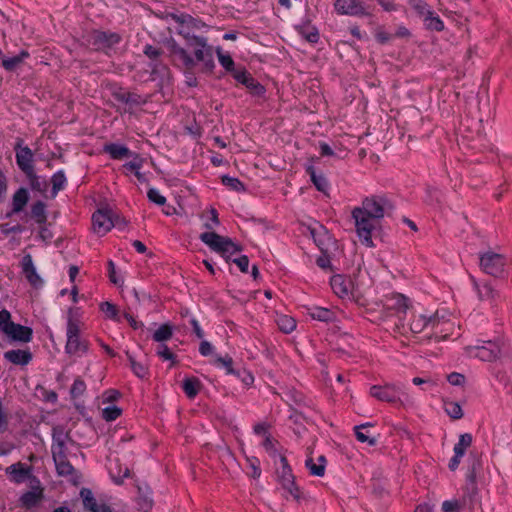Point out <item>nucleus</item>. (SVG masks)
<instances>
[{
    "label": "nucleus",
    "mask_w": 512,
    "mask_h": 512,
    "mask_svg": "<svg viewBox=\"0 0 512 512\" xmlns=\"http://www.w3.org/2000/svg\"><path fill=\"white\" fill-rule=\"evenodd\" d=\"M162 44L167 50V56L171 64L176 68L184 70L185 83L187 86L196 87L198 85V80L194 73L196 62L192 54L179 45L173 37L162 39Z\"/></svg>",
    "instance_id": "nucleus-1"
},
{
    "label": "nucleus",
    "mask_w": 512,
    "mask_h": 512,
    "mask_svg": "<svg viewBox=\"0 0 512 512\" xmlns=\"http://www.w3.org/2000/svg\"><path fill=\"white\" fill-rule=\"evenodd\" d=\"M84 39L95 52L111 57L116 53L118 45L122 42V35L111 30L92 29Z\"/></svg>",
    "instance_id": "nucleus-2"
},
{
    "label": "nucleus",
    "mask_w": 512,
    "mask_h": 512,
    "mask_svg": "<svg viewBox=\"0 0 512 512\" xmlns=\"http://www.w3.org/2000/svg\"><path fill=\"white\" fill-rule=\"evenodd\" d=\"M187 48L192 49L196 65L200 64V72L212 74L215 69L213 46L208 44L206 37H192Z\"/></svg>",
    "instance_id": "nucleus-3"
},
{
    "label": "nucleus",
    "mask_w": 512,
    "mask_h": 512,
    "mask_svg": "<svg viewBox=\"0 0 512 512\" xmlns=\"http://www.w3.org/2000/svg\"><path fill=\"white\" fill-rule=\"evenodd\" d=\"M199 239L221 256H226L227 253L235 254L243 250V247L240 244L234 243L231 238L221 236L214 231L201 233Z\"/></svg>",
    "instance_id": "nucleus-4"
},
{
    "label": "nucleus",
    "mask_w": 512,
    "mask_h": 512,
    "mask_svg": "<svg viewBox=\"0 0 512 512\" xmlns=\"http://www.w3.org/2000/svg\"><path fill=\"white\" fill-rule=\"evenodd\" d=\"M369 394L381 402L393 405H403L408 399L404 387L397 384L373 385L370 387Z\"/></svg>",
    "instance_id": "nucleus-5"
},
{
    "label": "nucleus",
    "mask_w": 512,
    "mask_h": 512,
    "mask_svg": "<svg viewBox=\"0 0 512 512\" xmlns=\"http://www.w3.org/2000/svg\"><path fill=\"white\" fill-rule=\"evenodd\" d=\"M479 265L484 273L495 278L504 279L508 275L506 257L494 251L480 254Z\"/></svg>",
    "instance_id": "nucleus-6"
},
{
    "label": "nucleus",
    "mask_w": 512,
    "mask_h": 512,
    "mask_svg": "<svg viewBox=\"0 0 512 512\" xmlns=\"http://www.w3.org/2000/svg\"><path fill=\"white\" fill-rule=\"evenodd\" d=\"M51 452L59 476L68 477L75 473L74 466L67 458L65 441L61 435L53 434Z\"/></svg>",
    "instance_id": "nucleus-7"
},
{
    "label": "nucleus",
    "mask_w": 512,
    "mask_h": 512,
    "mask_svg": "<svg viewBox=\"0 0 512 512\" xmlns=\"http://www.w3.org/2000/svg\"><path fill=\"white\" fill-rule=\"evenodd\" d=\"M352 218L355 221L356 232L362 243L367 247H374L372 231L375 229L379 220L368 217V215L358 207L352 210Z\"/></svg>",
    "instance_id": "nucleus-8"
},
{
    "label": "nucleus",
    "mask_w": 512,
    "mask_h": 512,
    "mask_svg": "<svg viewBox=\"0 0 512 512\" xmlns=\"http://www.w3.org/2000/svg\"><path fill=\"white\" fill-rule=\"evenodd\" d=\"M470 355L479 358L482 361L493 362L497 360L502 352V342L500 340H481L476 341V345L468 347Z\"/></svg>",
    "instance_id": "nucleus-9"
},
{
    "label": "nucleus",
    "mask_w": 512,
    "mask_h": 512,
    "mask_svg": "<svg viewBox=\"0 0 512 512\" xmlns=\"http://www.w3.org/2000/svg\"><path fill=\"white\" fill-rule=\"evenodd\" d=\"M358 208L364 211L368 217L380 221L387 212L393 210L394 206L386 197L373 195L363 199L362 205Z\"/></svg>",
    "instance_id": "nucleus-10"
},
{
    "label": "nucleus",
    "mask_w": 512,
    "mask_h": 512,
    "mask_svg": "<svg viewBox=\"0 0 512 512\" xmlns=\"http://www.w3.org/2000/svg\"><path fill=\"white\" fill-rule=\"evenodd\" d=\"M16 164L23 174L35 169L34 153L28 146L24 145L22 138H17L14 144Z\"/></svg>",
    "instance_id": "nucleus-11"
},
{
    "label": "nucleus",
    "mask_w": 512,
    "mask_h": 512,
    "mask_svg": "<svg viewBox=\"0 0 512 512\" xmlns=\"http://www.w3.org/2000/svg\"><path fill=\"white\" fill-rule=\"evenodd\" d=\"M114 211L106 206L96 210L92 215V226L95 233L105 235L113 228Z\"/></svg>",
    "instance_id": "nucleus-12"
},
{
    "label": "nucleus",
    "mask_w": 512,
    "mask_h": 512,
    "mask_svg": "<svg viewBox=\"0 0 512 512\" xmlns=\"http://www.w3.org/2000/svg\"><path fill=\"white\" fill-rule=\"evenodd\" d=\"M233 78L238 84L245 86L254 97H263L266 93L264 85L256 80L244 66L239 67V72H236Z\"/></svg>",
    "instance_id": "nucleus-13"
},
{
    "label": "nucleus",
    "mask_w": 512,
    "mask_h": 512,
    "mask_svg": "<svg viewBox=\"0 0 512 512\" xmlns=\"http://www.w3.org/2000/svg\"><path fill=\"white\" fill-rule=\"evenodd\" d=\"M334 9L339 15L354 17H366L371 15L364 6V3L360 0H335Z\"/></svg>",
    "instance_id": "nucleus-14"
},
{
    "label": "nucleus",
    "mask_w": 512,
    "mask_h": 512,
    "mask_svg": "<svg viewBox=\"0 0 512 512\" xmlns=\"http://www.w3.org/2000/svg\"><path fill=\"white\" fill-rule=\"evenodd\" d=\"M443 318V316H439L438 311L431 315L413 313L412 320L410 322V331L412 333L418 334L429 327L434 330L440 325L441 319Z\"/></svg>",
    "instance_id": "nucleus-15"
},
{
    "label": "nucleus",
    "mask_w": 512,
    "mask_h": 512,
    "mask_svg": "<svg viewBox=\"0 0 512 512\" xmlns=\"http://www.w3.org/2000/svg\"><path fill=\"white\" fill-rule=\"evenodd\" d=\"M30 200L29 188L21 186L13 193L11 197L10 210L5 214V218H11L25 211Z\"/></svg>",
    "instance_id": "nucleus-16"
},
{
    "label": "nucleus",
    "mask_w": 512,
    "mask_h": 512,
    "mask_svg": "<svg viewBox=\"0 0 512 512\" xmlns=\"http://www.w3.org/2000/svg\"><path fill=\"white\" fill-rule=\"evenodd\" d=\"M114 100L125 104L129 107L140 106L146 104L147 100L135 92L126 91L123 87H114L111 91Z\"/></svg>",
    "instance_id": "nucleus-17"
},
{
    "label": "nucleus",
    "mask_w": 512,
    "mask_h": 512,
    "mask_svg": "<svg viewBox=\"0 0 512 512\" xmlns=\"http://www.w3.org/2000/svg\"><path fill=\"white\" fill-rule=\"evenodd\" d=\"M11 342L29 343L33 339V329L13 322L4 333Z\"/></svg>",
    "instance_id": "nucleus-18"
},
{
    "label": "nucleus",
    "mask_w": 512,
    "mask_h": 512,
    "mask_svg": "<svg viewBox=\"0 0 512 512\" xmlns=\"http://www.w3.org/2000/svg\"><path fill=\"white\" fill-rule=\"evenodd\" d=\"M6 474L9 476L10 480L16 484H21L28 478H33L39 483L37 478L32 475L31 466H27L21 462H17L7 467Z\"/></svg>",
    "instance_id": "nucleus-19"
},
{
    "label": "nucleus",
    "mask_w": 512,
    "mask_h": 512,
    "mask_svg": "<svg viewBox=\"0 0 512 512\" xmlns=\"http://www.w3.org/2000/svg\"><path fill=\"white\" fill-rule=\"evenodd\" d=\"M23 219L26 222L29 220H33L37 225L47 224V204L43 200L34 201L30 206L29 212H25Z\"/></svg>",
    "instance_id": "nucleus-20"
},
{
    "label": "nucleus",
    "mask_w": 512,
    "mask_h": 512,
    "mask_svg": "<svg viewBox=\"0 0 512 512\" xmlns=\"http://www.w3.org/2000/svg\"><path fill=\"white\" fill-rule=\"evenodd\" d=\"M330 286L338 297L345 298L351 293L353 282L348 276L336 274L331 277Z\"/></svg>",
    "instance_id": "nucleus-21"
},
{
    "label": "nucleus",
    "mask_w": 512,
    "mask_h": 512,
    "mask_svg": "<svg viewBox=\"0 0 512 512\" xmlns=\"http://www.w3.org/2000/svg\"><path fill=\"white\" fill-rule=\"evenodd\" d=\"M319 158H314L312 157L310 159V163H307L305 165V172L307 175H309L310 177V180L311 182L313 183V185L315 186V188L319 191V192H322L324 194H327L329 188H330V184L327 180V178L322 174H318L316 172V169L313 165V162L315 160H318Z\"/></svg>",
    "instance_id": "nucleus-22"
},
{
    "label": "nucleus",
    "mask_w": 512,
    "mask_h": 512,
    "mask_svg": "<svg viewBox=\"0 0 512 512\" xmlns=\"http://www.w3.org/2000/svg\"><path fill=\"white\" fill-rule=\"evenodd\" d=\"M22 271L28 282L35 288L42 286L43 281L38 275L30 254L25 255L21 261Z\"/></svg>",
    "instance_id": "nucleus-23"
},
{
    "label": "nucleus",
    "mask_w": 512,
    "mask_h": 512,
    "mask_svg": "<svg viewBox=\"0 0 512 512\" xmlns=\"http://www.w3.org/2000/svg\"><path fill=\"white\" fill-rule=\"evenodd\" d=\"M3 357L14 365L26 366L32 361L33 354L29 349H12L4 352Z\"/></svg>",
    "instance_id": "nucleus-24"
},
{
    "label": "nucleus",
    "mask_w": 512,
    "mask_h": 512,
    "mask_svg": "<svg viewBox=\"0 0 512 512\" xmlns=\"http://www.w3.org/2000/svg\"><path fill=\"white\" fill-rule=\"evenodd\" d=\"M88 350L89 341L87 339H84L81 336L67 338L65 344L66 354L70 356H82L83 354H86Z\"/></svg>",
    "instance_id": "nucleus-25"
},
{
    "label": "nucleus",
    "mask_w": 512,
    "mask_h": 512,
    "mask_svg": "<svg viewBox=\"0 0 512 512\" xmlns=\"http://www.w3.org/2000/svg\"><path fill=\"white\" fill-rule=\"evenodd\" d=\"M80 308H69L67 315V328L66 337L72 338L81 336V325L83 324L80 320L81 314L79 313Z\"/></svg>",
    "instance_id": "nucleus-26"
},
{
    "label": "nucleus",
    "mask_w": 512,
    "mask_h": 512,
    "mask_svg": "<svg viewBox=\"0 0 512 512\" xmlns=\"http://www.w3.org/2000/svg\"><path fill=\"white\" fill-rule=\"evenodd\" d=\"M280 466L276 469L277 480L281 484L282 488L287 487L295 481L292 468L288 463L287 458L284 455H279Z\"/></svg>",
    "instance_id": "nucleus-27"
},
{
    "label": "nucleus",
    "mask_w": 512,
    "mask_h": 512,
    "mask_svg": "<svg viewBox=\"0 0 512 512\" xmlns=\"http://www.w3.org/2000/svg\"><path fill=\"white\" fill-rule=\"evenodd\" d=\"M29 188L32 192H37L43 197H46V193L48 191L49 184L45 177H42L36 173V170L28 172V174H24Z\"/></svg>",
    "instance_id": "nucleus-28"
},
{
    "label": "nucleus",
    "mask_w": 512,
    "mask_h": 512,
    "mask_svg": "<svg viewBox=\"0 0 512 512\" xmlns=\"http://www.w3.org/2000/svg\"><path fill=\"white\" fill-rule=\"evenodd\" d=\"M475 288L481 300H489L493 305H496L501 300V295L490 282L478 284L474 281Z\"/></svg>",
    "instance_id": "nucleus-29"
},
{
    "label": "nucleus",
    "mask_w": 512,
    "mask_h": 512,
    "mask_svg": "<svg viewBox=\"0 0 512 512\" xmlns=\"http://www.w3.org/2000/svg\"><path fill=\"white\" fill-rule=\"evenodd\" d=\"M306 313L313 319L325 323L334 322L336 314L331 309L320 306H306Z\"/></svg>",
    "instance_id": "nucleus-30"
},
{
    "label": "nucleus",
    "mask_w": 512,
    "mask_h": 512,
    "mask_svg": "<svg viewBox=\"0 0 512 512\" xmlns=\"http://www.w3.org/2000/svg\"><path fill=\"white\" fill-rule=\"evenodd\" d=\"M103 152L108 154L113 160H121L134 155V152L127 146L112 142L104 144Z\"/></svg>",
    "instance_id": "nucleus-31"
},
{
    "label": "nucleus",
    "mask_w": 512,
    "mask_h": 512,
    "mask_svg": "<svg viewBox=\"0 0 512 512\" xmlns=\"http://www.w3.org/2000/svg\"><path fill=\"white\" fill-rule=\"evenodd\" d=\"M79 495L82 500L83 509L86 512H99L102 508V503H98L91 489L83 487Z\"/></svg>",
    "instance_id": "nucleus-32"
},
{
    "label": "nucleus",
    "mask_w": 512,
    "mask_h": 512,
    "mask_svg": "<svg viewBox=\"0 0 512 512\" xmlns=\"http://www.w3.org/2000/svg\"><path fill=\"white\" fill-rule=\"evenodd\" d=\"M295 30L300 36H302L310 43H317L319 41L318 29L314 26H311L309 20L303 22L302 24L295 25Z\"/></svg>",
    "instance_id": "nucleus-33"
},
{
    "label": "nucleus",
    "mask_w": 512,
    "mask_h": 512,
    "mask_svg": "<svg viewBox=\"0 0 512 512\" xmlns=\"http://www.w3.org/2000/svg\"><path fill=\"white\" fill-rule=\"evenodd\" d=\"M170 77L171 71L168 65L153 67L150 71V79L152 81H157L160 88H163L165 85L170 83Z\"/></svg>",
    "instance_id": "nucleus-34"
},
{
    "label": "nucleus",
    "mask_w": 512,
    "mask_h": 512,
    "mask_svg": "<svg viewBox=\"0 0 512 512\" xmlns=\"http://www.w3.org/2000/svg\"><path fill=\"white\" fill-rule=\"evenodd\" d=\"M385 306L389 310H395L397 313L406 314L409 308V299L403 294L396 293L392 295Z\"/></svg>",
    "instance_id": "nucleus-35"
},
{
    "label": "nucleus",
    "mask_w": 512,
    "mask_h": 512,
    "mask_svg": "<svg viewBox=\"0 0 512 512\" xmlns=\"http://www.w3.org/2000/svg\"><path fill=\"white\" fill-rule=\"evenodd\" d=\"M29 57L30 53L23 49L13 57L3 58L2 67L8 72H14Z\"/></svg>",
    "instance_id": "nucleus-36"
},
{
    "label": "nucleus",
    "mask_w": 512,
    "mask_h": 512,
    "mask_svg": "<svg viewBox=\"0 0 512 512\" xmlns=\"http://www.w3.org/2000/svg\"><path fill=\"white\" fill-rule=\"evenodd\" d=\"M202 383L197 377H186L182 381V389L189 399H194L202 388Z\"/></svg>",
    "instance_id": "nucleus-37"
},
{
    "label": "nucleus",
    "mask_w": 512,
    "mask_h": 512,
    "mask_svg": "<svg viewBox=\"0 0 512 512\" xmlns=\"http://www.w3.org/2000/svg\"><path fill=\"white\" fill-rule=\"evenodd\" d=\"M216 53L220 65L225 69L226 72L230 73L232 77L236 72H239V68H236V64L228 53H223L221 47L216 48Z\"/></svg>",
    "instance_id": "nucleus-38"
},
{
    "label": "nucleus",
    "mask_w": 512,
    "mask_h": 512,
    "mask_svg": "<svg viewBox=\"0 0 512 512\" xmlns=\"http://www.w3.org/2000/svg\"><path fill=\"white\" fill-rule=\"evenodd\" d=\"M42 498V489H39V491H27L21 495L20 502L24 508L32 509L38 505Z\"/></svg>",
    "instance_id": "nucleus-39"
},
{
    "label": "nucleus",
    "mask_w": 512,
    "mask_h": 512,
    "mask_svg": "<svg viewBox=\"0 0 512 512\" xmlns=\"http://www.w3.org/2000/svg\"><path fill=\"white\" fill-rule=\"evenodd\" d=\"M51 184V198H55L60 191L65 189L67 184V178L63 170H59L52 175Z\"/></svg>",
    "instance_id": "nucleus-40"
},
{
    "label": "nucleus",
    "mask_w": 512,
    "mask_h": 512,
    "mask_svg": "<svg viewBox=\"0 0 512 512\" xmlns=\"http://www.w3.org/2000/svg\"><path fill=\"white\" fill-rule=\"evenodd\" d=\"M213 364L217 368L224 369L228 375H235L237 371V369L234 368V361L229 354L225 356L216 355Z\"/></svg>",
    "instance_id": "nucleus-41"
},
{
    "label": "nucleus",
    "mask_w": 512,
    "mask_h": 512,
    "mask_svg": "<svg viewBox=\"0 0 512 512\" xmlns=\"http://www.w3.org/2000/svg\"><path fill=\"white\" fill-rule=\"evenodd\" d=\"M174 333V326L170 323H164L153 333V340L158 343H163L172 338Z\"/></svg>",
    "instance_id": "nucleus-42"
},
{
    "label": "nucleus",
    "mask_w": 512,
    "mask_h": 512,
    "mask_svg": "<svg viewBox=\"0 0 512 512\" xmlns=\"http://www.w3.org/2000/svg\"><path fill=\"white\" fill-rule=\"evenodd\" d=\"M126 355H127L128 361L130 363V368H131L132 372L140 379H144V378L148 377V375H149L148 367L145 364L136 361V359L128 351H126Z\"/></svg>",
    "instance_id": "nucleus-43"
},
{
    "label": "nucleus",
    "mask_w": 512,
    "mask_h": 512,
    "mask_svg": "<svg viewBox=\"0 0 512 512\" xmlns=\"http://www.w3.org/2000/svg\"><path fill=\"white\" fill-rule=\"evenodd\" d=\"M371 426H373V424H371V423L357 425L354 427V431H355L356 439L359 442L368 443V445H370V446H375L377 444L376 438L371 437L368 435V433L363 432L364 429H367L368 427H371Z\"/></svg>",
    "instance_id": "nucleus-44"
},
{
    "label": "nucleus",
    "mask_w": 512,
    "mask_h": 512,
    "mask_svg": "<svg viewBox=\"0 0 512 512\" xmlns=\"http://www.w3.org/2000/svg\"><path fill=\"white\" fill-rule=\"evenodd\" d=\"M408 4L422 19L432 15L430 6L424 0H408Z\"/></svg>",
    "instance_id": "nucleus-45"
},
{
    "label": "nucleus",
    "mask_w": 512,
    "mask_h": 512,
    "mask_svg": "<svg viewBox=\"0 0 512 512\" xmlns=\"http://www.w3.org/2000/svg\"><path fill=\"white\" fill-rule=\"evenodd\" d=\"M276 323L280 331L285 334L293 332L296 328V321L288 315H280L277 317Z\"/></svg>",
    "instance_id": "nucleus-46"
},
{
    "label": "nucleus",
    "mask_w": 512,
    "mask_h": 512,
    "mask_svg": "<svg viewBox=\"0 0 512 512\" xmlns=\"http://www.w3.org/2000/svg\"><path fill=\"white\" fill-rule=\"evenodd\" d=\"M423 22L428 30L440 32L444 29V22L433 10L432 15H428L424 18Z\"/></svg>",
    "instance_id": "nucleus-47"
},
{
    "label": "nucleus",
    "mask_w": 512,
    "mask_h": 512,
    "mask_svg": "<svg viewBox=\"0 0 512 512\" xmlns=\"http://www.w3.org/2000/svg\"><path fill=\"white\" fill-rule=\"evenodd\" d=\"M221 182L224 186L236 192H245L246 186L245 184L236 177H231L229 175H223L221 177Z\"/></svg>",
    "instance_id": "nucleus-48"
},
{
    "label": "nucleus",
    "mask_w": 512,
    "mask_h": 512,
    "mask_svg": "<svg viewBox=\"0 0 512 512\" xmlns=\"http://www.w3.org/2000/svg\"><path fill=\"white\" fill-rule=\"evenodd\" d=\"M473 437L470 433L461 434L459 441L454 445V453L465 455L466 449L471 446Z\"/></svg>",
    "instance_id": "nucleus-49"
},
{
    "label": "nucleus",
    "mask_w": 512,
    "mask_h": 512,
    "mask_svg": "<svg viewBox=\"0 0 512 512\" xmlns=\"http://www.w3.org/2000/svg\"><path fill=\"white\" fill-rule=\"evenodd\" d=\"M87 389L85 381L80 377H76L71 388H70V397L73 400L78 399L83 396Z\"/></svg>",
    "instance_id": "nucleus-50"
},
{
    "label": "nucleus",
    "mask_w": 512,
    "mask_h": 512,
    "mask_svg": "<svg viewBox=\"0 0 512 512\" xmlns=\"http://www.w3.org/2000/svg\"><path fill=\"white\" fill-rule=\"evenodd\" d=\"M467 479L472 484L471 492L468 494L469 505L472 506L473 502H474V497L477 494V487L475 485V481H476V464L475 463L472 465L471 469L469 470ZM466 502H467V497L464 496L463 503L466 504Z\"/></svg>",
    "instance_id": "nucleus-51"
},
{
    "label": "nucleus",
    "mask_w": 512,
    "mask_h": 512,
    "mask_svg": "<svg viewBox=\"0 0 512 512\" xmlns=\"http://www.w3.org/2000/svg\"><path fill=\"white\" fill-rule=\"evenodd\" d=\"M99 308L106 315L107 318L112 319L114 321H120L118 308L113 303L109 301H104L100 303Z\"/></svg>",
    "instance_id": "nucleus-52"
},
{
    "label": "nucleus",
    "mask_w": 512,
    "mask_h": 512,
    "mask_svg": "<svg viewBox=\"0 0 512 512\" xmlns=\"http://www.w3.org/2000/svg\"><path fill=\"white\" fill-rule=\"evenodd\" d=\"M143 54L150 60H157L164 56L165 51L162 47L154 46L152 44H145L143 47Z\"/></svg>",
    "instance_id": "nucleus-53"
},
{
    "label": "nucleus",
    "mask_w": 512,
    "mask_h": 512,
    "mask_svg": "<svg viewBox=\"0 0 512 512\" xmlns=\"http://www.w3.org/2000/svg\"><path fill=\"white\" fill-rule=\"evenodd\" d=\"M121 414L122 409L115 405L105 407L102 410V418L107 422L116 420Z\"/></svg>",
    "instance_id": "nucleus-54"
},
{
    "label": "nucleus",
    "mask_w": 512,
    "mask_h": 512,
    "mask_svg": "<svg viewBox=\"0 0 512 512\" xmlns=\"http://www.w3.org/2000/svg\"><path fill=\"white\" fill-rule=\"evenodd\" d=\"M156 354H157V356H159L163 360L171 361V366H173V365H175L177 363L176 355L173 354L171 352V350L169 349V347L166 344H164V343H160V345L158 346Z\"/></svg>",
    "instance_id": "nucleus-55"
},
{
    "label": "nucleus",
    "mask_w": 512,
    "mask_h": 512,
    "mask_svg": "<svg viewBox=\"0 0 512 512\" xmlns=\"http://www.w3.org/2000/svg\"><path fill=\"white\" fill-rule=\"evenodd\" d=\"M305 466L309 470V473L313 476L323 477L325 474V468L323 464L314 463L312 458H307Z\"/></svg>",
    "instance_id": "nucleus-56"
},
{
    "label": "nucleus",
    "mask_w": 512,
    "mask_h": 512,
    "mask_svg": "<svg viewBox=\"0 0 512 512\" xmlns=\"http://www.w3.org/2000/svg\"><path fill=\"white\" fill-rule=\"evenodd\" d=\"M311 233L314 238V242L316 243V245L318 246L320 251L328 252V247H327L326 242H329L331 240L328 232L326 230H324V232L322 234H319L318 236L315 234L314 231H312Z\"/></svg>",
    "instance_id": "nucleus-57"
},
{
    "label": "nucleus",
    "mask_w": 512,
    "mask_h": 512,
    "mask_svg": "<svg viewBox=\"0 0 512 512\" xmlns=\"http://www.w3.org/2000/svg\"><path fill=\"white\" fill-rule=\"evenodd\" d=\"M446 413L455 420L461 419L463 417V411L461 406L456 402H449L445 404Z\"/></svg>",
    "instance_id": "nucleus-58"
},
{
    "label": "nucleus",
    "mask_w": 512,
    "mask_h": 512,
    "mask_svg": "<svg viewBox=\"0 0 512 512\" xmlns=\"http://www.w3.org/2000/svg\"><path fill=\"white\" fill-rule=\"evenodd\" d=\"M183 18L181 19V24H185L188 27L192 29L194 32L195 30H200L202 27L205 26V23L202 22L200 19L194 18L191 15L185 13Z\"/></svg>",
    "instance_id": "nucleus-59"
},
{
    "label": "nucleus",
    "mask_w": 512,
    "mask_h": 512,
    "mask_svg": "<svg viewBox=\"0 0 512 512\" xmlns=\"http://www.w3.org/2000/svg\"><path fill=\"white\" fill-rule=\"evenodd\" d=\"M25 229V226L22 224H16L13 226H10L9 223L0 224V232L5 236L10 234H21L25 231Z\"/></svg>",
    "instance_id": "nucleus-60"
},
{
    "label": "nucleus",
    "mask_w": 512,
    "mask_h": 512,
    "mask_svg": "<svg viewBox=\"0 0 512 512\" xmlns=\"http://www.w3.org/2000/svg\"><path fill=\"white\" fill-rule=\"evenodd\" d=\"M51 224L47 222V224L38 225V235L37 237L43 241L45 244H49L53 238V233L49 229Z\"/></svg>",
    "instance_id": "nucleus-61"
},
{
    "label": "nucleus",
    "mask_w": 512,
    "mask_h": 512,
    "mask_svg": "<svg viewBox=\"0 0 512 512\" xmlns=\"http://www.w3.org/2000/svg\"><path fill=\"white\" fill-rule=\"evenodd\" d=\"M234 376L239 378L243 382V384L248 387L251 386L254 382L253 374L244 368H237V371Z\"/></svg>",
    "instance_id": "nucleus-62"
},
{
    "label": "nucleus",
    "mask_w": 512,
    "mask_h": 512,
    "mask_svg": "<svg viewBox=\"0 0 512 512\" xmlns=\"http://www.w3.org/2000/svg\"><path fill=\"white\" fill-rule=\"evenodd\" d=\"M147 198L150 202H153L159 206H163L166 203V198L161 195L160 192L155 188H150L147 191Z\"/></svg>",
    "instance_id": "nucleus-63"
},
{
    "label": "nucleus",
    "mask_w": 512,
    "mask_h": 512,
    "mask_svg": "<svg viewBox=\"0 0 512 512\" xmlns=\"http://www.w3.org/2000/svg\"><path fill=\"white\" fill-rule=\"evenodd\" d=\"M393 38L394 35L386 32L382 27H378L375 31V39L381 45L389 43Z\"/></svg>",
    "instance_id": "nucleus-64"
}]
</instances>
